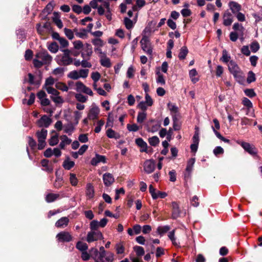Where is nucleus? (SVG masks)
Listing matches in <instances>:
<instances>
[{
	"label": "nucleus",
	"mask_w": 262,
	"mask_h": 262,
	"mask_svg": "<svg viewBox=\"0 0 262 262\" xmlns=\"http://www.w3.org/2000/svg\"><path fill=\"white\" fill-rule=\"evenodd\" d=\"M52 60V57L46 51L37 52L33 59V63L36 68H40L44 64H50Z\"/></svg>",
	"instance_id": "f257e3e1"
},
{
	"label": "nucleus",
	"mask_w": 262,
	"mask_h": 262,
	"mask_svg": "<svg viewBox=\"0 0 262 262\" xmlns=\"http://www.w3.org/2000/svg\"><path fill=\"white\" fill-rule=\"evenodd\" d=\"M228 67L229 71L233 75L237 81L240 82L243 81V73L235 61L230 60Z\"/></svg>",
	"instance_id": "f03ea898"
},
{
	"label": "nucleus",
	"mask_w": 262,
	"mask_h": 262,
	"mask_svg": "<svg viewBox=\"0 0 262 262\" xmlns=\"http://www.w3.org/2000/svg\"><path fill=\"white\" fill-rule=\"evenodd\" d=\"M60 50L63 54L58 55L59 60L58 63L61 66H67L72 64L73 62V58L71 56V51L69 49H63Z\"/></svg>",
	"instance_id": "7ed1b4c3"
},
{
	"label": "nucleus",
	"mask_w": 262,
	"mask_h": 262,
	"mask_svg": "<svg viewBox=\"0 0 262 262\" xmlns=\"http://www.w3.org/2000/svg\"><path fill=\"white\" fill-rule=\"evenodd\" d=\"M237 143L243 148L245 151L251 156L256 158H259L257 154V149L253 144L244 141H237Z\"/></svg>",
	"instance_id": "20e7f679"
},
{
	"label": "nucleus",
	"mask_w": 262,
	"mask_h": 262,
	"mask_svg": "<svg viewBox=\"0 0 262 262\" xmlns=\"http://www.w3.org/2000/svg\"><path fill=\"white\" fill-rule=\"evenodd\" d=\"M48 135V130L46 129L42 128L36 133V136L38 141V149L41 150L46 145V139Z\"/></svg>",
	"instance_id": "39448f33"
},
{
	"label": "nucleus",
	"mask_w": 262,
	"mask_h": 262,
	"mask_svg": "<svg viewBox=\"0 0 262 262\" xmlns=\"http://www.w3.org/2000/svg\"><path fill=\"white\" fill-rule=\"evenodd\" d=\"M140 43L142 50L148 55H151L152 50L151 47L150 40L147 35H143L142 38L140 41Z\"/></svg>",
	"instance_id": "423d86ee"
},
{
	"label": "nucleus",
	"mask_w": 262,
	"mask_h": 262,
	"mask_svg": "<svg viewBox=\"0 0 262 262\" xmlns=\"http://www.w3.org/2000/svg\"><path fill=\"white\" fill-rule=\"evenodd\" d=\"M103 238V234L100 231H90L86 237V241L89 243L100 240Z\"/></svg>",
	"instance_id": "0eeeda50"
},
{
	"label": "nucleus",
	"mask_w": 262,
	"mask_h": 262,
	"mask_svg": "<svg viewBox=\"0 0 262 262\" xmlns=\"http://www.w3.org/2000/svg\"><path fill=\"white\" fill-rule=\"evenodd\" d=\"M149 191L154 200H156L158 198L164 199L167 195V194L165 192L157 190L152 185H149Z\"/></svg>",
	"instance_id": "6e6552de"
},
{
	"label": "nucleus",
	"mask_w": 262,
	"mask_h": 262,
	"mask_svg": "<svg viewBox=\"0 0 262 262\" xmlns=\"http://www.w3.org/2000/svg\"><path fill=\"white\" fill-rule=\"evenodd\" d=\"M59 242H70L73 240V236L68 232L61 231L58 233L56 236Z\"/></svg>",
	"instance_id": "1a4fd4ad"
},
{
	"label": "nucleus",
	"mask_w": 262,
	"mask_h": 262,
	"mask_svg": "<svg viewBox=\"0 0 262 262\" xmlns=\"http://www.w3.org/2000/svg\"><path fill=\"white\" fill-rule=\"evenodd\" d=\"M93 54V49L92 46L89 43H85L82 49L81 56L83 58L90 59L91 56Z\"/></svg>",
	"instance_id": "9d476101"
},
{
	"label": "nucleus",
	"mask_w": 262,
	"mask_h": 262,
	"mask_svg": "<svg viewBox=\"0 0 262 262\" xmlns=\"http://www.w3.org/2000/svg\"><path fill=\"white\" fill-rule=\"evenodd\" d=\"M51 119L47 115H44L37 121V124L39 127H48L51 124Z\"/></svg>",
	"instance_id": "9b49d317"
},
{
	"label": "nucleus",
	"mask_w": 262,
	"mask_h": 262,
	"mask_svg": "<svg viewBox=\"0 0 262 262\" xmlns=\"http://www.w3.org/2000/svg\"><path fill=\"white\" fill-rule=\"evenodd\" d=\"M233 21L232 14L228 10L226 11L223 15V25L225 26H229Z\"/></svg>",
	"instance_id": "f8f14e48"
},
{
	"label": "nucleus",
	"mask_w": 262,
	"mask_h": 262,
	"mask_svg": "<svg viewBox=\"0 0 262 262\" xmlns=\"http://www.w3.org/2000/svg\"><path fill=\"white\" fill-rule=\"evenodd\" d=\"M100 110L98 106H93L88 114V118L90 120L96 119L99 114Z\"/></svg>",
	"instance_id": "ddd939ff"
},
{
	"label": "nucleus",
	"mask_w": 262,
	"mask_h": 262,
	"mask_svg": "<svg viewBox=\"0 0 262 262\" xmlns=\"http://www.w3.org/2000/svg\"><path fill=\"white\" fill-rule=\"evenodd\" d=\"M171 207L172 208L171 217L172 219H177L180 216L181 213L179 205L177 202H173L171 203Z\"/></svg>",
	"instance_id": "4468645a"
},
{
	"label": "nucleus",
	"mask_w": 262,
	"mask_h": 262,
	"mask_svg": "<svg viewBox=\"0 0 262 262\" xmlns=\"http://www.w3.org/2000/svg\"><path fill=\"white\" fill-rule=\"evenodd\" d=\"M229 7L233 14H235L242 9V6L236 2L231 1L228 4Z\"/></svg>",
	"instance_id": "2eb2a0df"
},
{
	"label": "nucleus",
	"mask_w": 262,
	"mask_h": 262,
	"mask_svg": "<svg viewBox=\"0 0 262 262\" xmlns=\"http://www.w3.org/2000/svg\"><path fill=\"white\" fill-rule=\"evenodd\" d=\"M60 139L61 142L59 144V147L61 149H64L66 146L70 145L72 143V140L66 135L60 136Z\"/></svg>",
	"instance_id": "dca6fc26"
},
{
	"label": "nucleus",
	"mask_w": 262,
	"mask_h": 262,
	"mask_svg": "<svg viewBox=\"0 0 262 262\" xmlns=\"http://www.w3.org/2000/svg\"><path fill=\"white\" fill-rule=\"evenodd\" d=\"M105 163V157L102 155L96 154L95 157H94L91 161V163L92 165L96 166L99 163Z\"/></svg>",
	"instance_id": "f3484780"
},
{
	"label": "nucleus",
	"mask_w": 262,
	"mask_h": 262,
	"mask_svg": "<svg viewBox=\"0 0 262 262\" xmlns=\"http://www.w3.org/2000/svg\"><path fill=\"white\" fill-rule=\"evenodd\" d=\"M144 167L146 172L151 173L155 169V163L152 160H147L144 163Z\"/></svg>",
	"instance_id": "a211bd4d"
},
{
	"label": "nucleus",
	"mask_w": 262,
	"mask_h": 262,
	"mask_svg": "<svg viewBox=\"0 0 262 262\" xmlns=\"http://www.w3.org/2000/svg\"><path fill=\"white\" fill-rule=\"evenodd\" d=\"M69 222L68 217H62L56 222L55 226L57 228H64L68 225Z\"/></svg>",
	"instance_id": "6ab92c4d"
},
{
	"label": "nucleus",
	"mask_w": 262,
	"mask_h": 262,
	"mask_svg": "<svg viewBox=\"0 0 262 262\" xmlns=\"http://www.w3.org/2000/svg\"><path fill=\"white\" fill-rule=\"evenodd\" d=\"M74 32L76 36L79 38L84 39L88 37V32L85 29H80L79 31L77 29H74Z\"/></svg>",
	"instance_id": "aec40b11"
},
{
	"label": "nucleus",
	"mask_w": 262,
	"mask_h": 262,
	"mask_svg": "<svg viewBox=\"0 0 262 262\" xmlns=\"http://www.w3.org/2000/svg\"><path fill=\"white\" fill-rule=\"evenodd\" d=\"M94 188L91 183H88L86 187V195L89 199H91L94 196Z\"/></svg>",
	"instance_id": "412c9836"
},
{
	"label": "nucleus",
	"mask_w": 262,
	"mask_h": 262,
	"mask_svg": "<svg viewBox=\"0 0 262 262\" xmlns=\"http://www.w3.org/2000/svg\"><path fill=\"white\" fill-rule=\"evenodd\" d=\"M59 197V194L49 193L46 195L45 200L47 203H52L56 200Z\"/></svg>",
	"instance_id": "4be33fe9"
},
{
	"label": "nucleus",
	"mask_w": 262,
	"mask_h": 262,
	"mask_svg": "<svg viewBox=\"0 0 262 262\" xmlns=\"http://www.w3.org/2000/svg\"><path fill=\"white\" fill-rule=\"evenodd\" d=\"M100 63L101 66L106 68H110L111 66L110 59L106 57L105 54L101 57Z\"/></svg>",
	"instance_id": "5701e85b"
},
{
	"label": "nucleus",
	"mask_w": 262,
	"mask_h": 262,
	"mask_svg": "<svg viewBox=\"0 0 262 262\" xmlns=\"http://www.w3.org/2000/svg\"><path fill=\"white\" fill-rule=\"evenodd\" d=\"M106 136L109 138H114L115 139H118L120 138L119 134L115 132L114 130L111 128L108 129L106 130Z\"/></svg>",
	"instance_id": "b1692460"
},
{
	"label": "nucleus",
	"mask_w": 262,
	"mask_h": 262,
	"mask_svg": "<svg viewBox=\"0 0 262 262\" xmlns=\"http://www.w3.org/2000/svg\"><path fill=\"white\" fill-rule=\"evenodd\" d=\"M75 165L74 162L71 161L69 157H68L63 163L62 166L65 169L70 170L74 167Z\"/></svg>",
	"instance_id": "393cba45"
},
{
	"label": "nucleus",
	"mask_w": 262,
	"mask_h": 262,
	"mask_svg": "<svg viewBox=\"0 0 262 262\" xmlns=\"http://www.w3.org/2000/svg\"><path fill=\"white\" fill-rule=\"evenodd\" d=\"M189 75L192 83H195L199 81V78L195 77V76L198 75V72L195 69L191 70L189 71Z\"/></svg>",
	"instance_id": "a878e982"
},
{
	"label": "nucleus",
	"mask_w": 262,
	"mask_h": 262,
	"mask_svg": "<svg viewBox=\"0 0 262 262\" xmlns=\"http://www.w3.org/2000/svg\"><path fill=\"white\" fill-rule=\"evenodd\" d=\"M188 53V50L186 46L182 47L180 51L178 57L180 59L183 60L186 58L187 54Z\"/></svg>",
	"instance_id": "bb28decb"
},
{
	"label": "nucleus",
	"mask_w": 262,
	"mask_h": 262,
	"mask_svg": "<svg viewBox=\"0 0 262 262\" xmlns=\"http://www.w3.org/2000/svg\"><path fill=\"white\" fill-rule=\"evenodd\" d=\"M93 250L94 251V253L95 255V258H97L99 261L101 262H104L103 258L105 257V255L106 254V252H99L97 249H93Z\"/></svg>",
	"instance_id": "cd10ccee"
},
{
	"label": "nucleus",
	"mask_w": 262,
	"mask_h": 262,
	"mask_svg": "<svg viewBox=\"0 0 262 262\" xmlns=\"http://www.w3.org/2000/svg\"><path fill=\"white\" fill-rule=\"evenodd\" d=\"M75 127L72 123H69L64 126V132L69 135H71L74 132Z\"/></svg>",
	"instance_id": "c85d7f7f"
},
{
	"label": "nucleus",
	"mask_w": 262,
	"mask_h": 262,
	"mask_svg": "<svg viewBox=\"0 0 262 262\" xmlns=\"http://www.w3.org/2000/svg\"><path fill=\"white\" fill-rule=\"evenodd\" d=\"M76 247L77 249L81 252L86 251L88 249L87 244L80 241H79L77 243Z\"/></svg>",
	"instance_id": "c756f323"
},
{
	"label": "nucleus",
	"mask_w": 262,
	"mask_h": 262,
	"mask_svg": "<svg viewBox=\"0 0 262 262\" xmlns=\"http://www.w3.org/2000/svg\"><path fill=\"white\" fill-rule=\"evenodd\" d=\"M170 229V226L165 225L163 226H159L157 228V232L160 235H162L164 233L167 232Z\"/></svg>",
	"instance_id": "7c9ffc66"
},
{
	"label": "nucleus",
	"mask_w": 262,
	"mask_h": 262,
	"mask_svg": "<svg viewBox=\"0 0 262 262\" xmlns=\"http://www.w3.org/2000/svg\"><path fill=\"white\" fill-rule=\"evenodd\" d=\"M41 165L43 167L44 170L49 172H51L53 170V168L49 165V160L47 159H43L41 162Z\"/></svg>",
	"instance_id": "2f4dec72"
},
{
	"label": "nucleus",
	"mask_w": 262,
	"mask_h": 262,
	"mask_svg": "<svg viewBox=\"0 0 262 262\" xmlns=\"http://www.w3.org/2000/svg\"><path fill=\"white\" fill-rule=\"evenodd\" d=\"M59 142L58 135L56 134L52 136L49 140V143L51 146H54L57 144Z\"/></svg>",
	"instance_id": "473e14b6"
},
{
	"label": "nucleus",
	"mask_w": 262,
	"mask_h": 262,
	"mask_svg": "<svg viewBox=\"0 0 262 262\" xmlns=\"http://www.w3.org/2000/svg\"><path fill=\"white\" fill-rule=\"evenodd\" d=\"M100 227L98 221L97 220H93L90 224V228L91 231H99L98 228Z\"/></svg>",
	"instance_id": "72a5a7b5"
},
{
	"label": "nucleus",
	"mask_w": 262,
	"mask_h": 262,
	"mask_svg": "<svg viewBox=\"0 0 262 262\" xmlns=\"http://www.w3.org/2000/svg\"><path fill=\"white\" fill-rule=\"evenodd\" d=\"M48 50L53 53H56L59 49L57 43L55 42L51 43L48 47Z\"/></svg>",
	"instance_id": "f704fd0d"
},
{
	"label": "nucleus",
	"mask_w": 262,
	"mask_h": 262,
	"mask_svg": "<svg viewBox=\"0 0 262 262\" xmlns=\"http://www.w3.org/2000/svg\"><path fill=\"white\" fill-rule=\"evenodd\" d=\"M55 87L57 89L60 90L63 92H67L69 90L68 87L66 84L60 82L56 83Z\"/></svg>",
	"instance_id": "c9c22d12"
},
{
	"label": "nucleus",
	"mask_w": 262,
	"mask_h": 262,
	"mask_svg": "<svg viewBox=\"0 0 262 262\" xmlns=\"http://www.w3.org/2000/svg\"><path fill=\"white\" fill-rule=\"evenodd\" d=\"M74 49L76 50H82L84 46L81 40H75L73 42Z\"/></svg>",
	"instance_id": "e433bc0d"
},
{
	"label": "nucleus",
	"mask_w": 262,
	"mask_h": 262,
	"mask_svg": "<svg viewBox=\"0 0 262 262\" xmlns=\"http://www.w3.org/2000/svg\"><path fill=\"white\" fill-rule=\"evenodd\" d=\"M68 77L74 80H77L80 78V76L79 75L78 71L77 70H74L70 72L68 74Z\"/></svg>",
	"instance_id": "4c0bfd02"
},
{
	"label": "nucleus",
	"mask_w": 262,
	"mask_h": 262,
	"mask_svg": "<svg viewBox=\"0 0 262 262\" xmlns=\"http://www.w3.org/2000/svg\"><path fill=\"white\" fill-rule=\"evenodd\" d=\"M159 139L157 136H153L148 139V142L151 146H155L159 144Z\"/></svg>",
	"instance_id": "58836bf2"
},
{
	"label": "nucleus",
	"mask_w": 262,
	"mask_h": 262,
	"mask_svg": "<svg viewBox=\"0 0 262 262\" xmlns=\"http://www.w3.org/2000/svg\"><path fill=\"white\" fill-rule=\"evenodd\" d=\"M134 249L138 256H141L145 253L144 248L142 247L136 246L134 247Z\"/></svg>",
	"instance_id": "ea45409f"
},
{
	"label": "nucleus",
	"mask_w": 262,
	"mask_h": 262,
	"mask_svg": "<svg viewBox=\"0 0 262 262\" xmlns=\"http://www.w3.org/2000/svg\"><path fill=\"white\" fill-rule=\"evenodd\" d=\"M47 92L50 94H51L52 96H55L56 95H58L59 94V92L55 89L51 87V86H47L46 88Z\"/></svg>",
	"instance_id": "a19ab883"
},
{
	"label": "nucleus",
	"mask_w": 262,
	"mask_h": 262,
	"mask_svg": "<svg viewBox=\"0 0 262 262\" xmlns=\"http://www.w3.org/2000/svg\"><path fill=\"white\" fill-rule=\"evenodd\" d=\"M146 118V113L145 112H139L137 116V121L138 123H141Z\"/></svg>",
	"instance_id": "79ce46f5"
},
{
	"label": "nucleus",
	"mask_w": 262,
	"mask_h": 262,
	"mask_svg": "<svg viewBox=\"0 0 262 262\" xmlns=\"http://www.w3.org/2000/svg\"><path fill=\"white\" fill-rule=\"evenodd\" d=\"M64 32L65 35L69 39L71 40L74 38V30L72 31V30H71L70 29L65 28L64 29Z\"/></svg>",
	"instance_id": "37998d69"
},
{
	"label": "nucleus",
	"mask_w": 262,
	"mask_h": 262,
	"mask_svg": "<svg viewBox=\"0 0 262 262\" xmlns=\"http://www.w3.org/2000/svg\"><path fill=\"white\" fill-rule=\"evenodd\" d=\"M116 252L118 254H121L124 252V247L122 243H117L115 246Z\"/></svg>",
	"instance_id": "c03bdc74"
},
{
	"label": "nucleus",
	"mask_w": 262,
	"mask_h": 262,
	"mask_svg": "<svg viewBox=\"0 0 262 262\" xmlns=\"http://www.w3.org/2000/svg\"><path fill=\"white\" fill-rule=\"evenodd\" d=\"M124 23L127 29H130L133 27V21L128 17H125Z\"/></svg>",
	"instance_id": "a18cd8bd"
},
{
	"label": "nucleus",
	"mask_w": 262,
	"mask_h": 262,
	"mask_svg": "<svg viewBox=\"0 0 262 262\" xmlns=\"http://www.w3.org/2000/svg\"><path fill=\"white\" fill-rule=\"evenodd\" d=\"M167 106L169 110L170 111L171 114H177L178 113V108L175 104L169 102L167 104Z\"/></svg>",
	"instance_id": "49530a36"
},
{
	"label": "nucleus",
	"mask_w": 262,
	"mask_h": 262,
	"mask_svg": "<svg viewBox=\"0 0 262 262\" xmlns=\"http://www.w3.org/2000/svg\"><path fill=\"white\" fill-rule=\"evenodd\" d=\"M157 74L158 75V77L156 80L157 82L161 85H164L165 84V80L163 75L161 74L160 72H157Z\"/></svg>",
	"instance_id": "de8ad7c7"
},
{
	"label": "nucleus",
	"mask_w": 262,
	"mask_h": 262,
	"mask_svg": "<svg viewBox=\"0 0 262 262\" xmlns=\"http://www.w3.org/2000/svg\"><path fill=\"white\" fill-rule=\"evenodd\" d=\"M230 58L231 57L229 55H228L227 51L225 50H223V56L221 58V60L225 63H227L229 61Z\"/></svg>",
	"instance_id": "09e8293b"
},
{
	"label": "nucleus",
	"mask_w": 262,
	"mask_h": 262,
	"mask_svg": "<svg viewBox=\"0 0 262 262\" xmlns=\"http://www.w3.org/2000/svg\"><path fill=\"white\" fill-rule=\"evenodd\" d=\"M195 131L194 134L192 138L193 142L199 144V128L198 127H195Z\"/></svg>",
	"instance_id": "8fccbe9b"
},
{
	"label": "nucleus",
	"mask_w": 262,
	"mask_h": 262,
	"mask_svg": "<svg viewBox=\"0 0 262 262\" xmlns=\"http://www.w3.org/2000/svg\"><path fill=\"white\" fill-rule=\"evenodd\" d=\"M92 42L94 46H97L98 47H101L103 46V42L102 40L99 38H97L93 39L92 40Z\"/></svg>",
	"instance_id": "3c124183"
},
{
	"label": "nucleus",
	"mask_w": 262,
	"mask_h": 262,
	"mask_svg": "<svg viewBox=\"0 0 262 262\" xmlns=\"http://www.w3.org/2000/svg\"><path fill=\"white\" fill-rule=\"evenodd\" d=\"M76 90L77 92H82L86 86L82 82L78 81L76 83Z\"/></svg>",
	"instance_id": "603ef678"
},
{
	"label": "nucleus",
	"mask_w": 262,
	"mask_h": 262,
	"mask_svg": "<svg viewBox=\"0 0 262 262\" xmlns=\"http://www.w3.org/2000/svg\"><path fill=\"white\" fill-rule=\"evenodd\" d=\"M78 71L80 78H85L88 76L89 70L88 69H80Z\"/></svg>",
	"instance_id": "864d4df0"
},
{
	"label": "nucleus",
	"mask_w": 262,
	"mask_h": 262,
	"mask_svg": "<svg viewBox=\"0 0 262 262\" xmlns=\"http://www.w3.org/2000/svg\"><path fill=\"white\" fill-rule=\"evenodd\" d=\"M247 81L248 83H251L255 81V74L252 71L248 72Z\"/></svg>",
	"instance_id": "5fc2aeb1"
},
{
	"label": "nucleus",
	"mask_w": 262,
	"mask_h": 262,
	"mask_svg": "<svg viewBox=\"0 0 262 262\" xmlns=\"http://www.w3.org/2000/svg\"><path fill=\"white\" fill-rule=\"evenodd\" d=\"M28 144L32 149H34L36 147L35 140L31 137H28Z\"/></svg>",
	"instance_id": "6e6d98bb"
},
{
	"label": "nucleus",
	"mask_w": 262,
	"mask_h": 262,
	"mask_svg": "<svg viewBox=\"0 0 262 262\" xmlns=\"http://www.w3.org/2000/svg\"><path fill=\"white\" fill-rule=\"evenodd\" d=\"M195 159L193 158L189 160V161L188 162L187 167L186 169V170L189 173L192 168L193 165L194 163Z\"/></svg>",
	"instance_id": "4d7b16f0"
},
{
	"label": "nucleus",
	"mask_w": 262,
	"mask_h": 262,
	"mask_svg": "<svg viewBox=\"0 0 262 262\" xmlns=\"http://www.w3.org/2000/svg\"><path fill=\"white\" fill-rule=\"evenodd\" d=\"M75 98L79 102H85L87 100V97L84 96L81 94H76L75 95Z\"/></svg>",
	"instance_id": "13d9d810"
},
{
	"label": "nucleus",
	"mask_w": 262,
	"mask_h": 262,
	"mask_svg": "<svg viewBox=\"0 0 262 262\" xmlns=\"http://www.w3.org/2000/svg\"><path fill=\"white\" fill-rule=\"evenodd\" d=\"M51 99L56 103H62L63 102V100L61 97L58 95H56L55 96H51Z\"/></svg>",
	"instance_id": "bf43d9fd"
},
{
	"label": "nucleus",
	"mask_w": 262,
	"mask_h": 262,
	"mask_svg": "<svg viewBox=\"0 0 262 262\" xmlns=\"http://www.w3.org/2000/svg\"><path fill=\"white\" fill-rule=\"evenodd\" d=\"M127 128L130 132H137L139 129V126L136 124H127Z\"/></svg>",
	"instance_id": "052dcab7"
},
{
	"label": "nucleus",
	"mask_w": 262,
	"mask_h": 262,
	"mask_svg": "<svg viewBox=\"0 0 262 262\" xmlns=\"http://www.w3.org/2000/svg\"><path fill=\"white\" fill-rule=\"evenodd\" d=\"M125 190L123 188H120V189H116L115 199L117 200L120 198V194H124Z\"/></svg>",
	"instance_id": "680f3d73"
},
{
	"label": "nucleus",
	"mask_w": 262,
	"mask_h": 262,
	"mask_svg": "<svg viewBox=\"0 0 262 262\" xmlns=\"http://www.w3.org/2000/svg\"><path fill=\"white\" fill-rule=\"evenodd\" d=\"M145 101H144L148 106H151L153 104V100L148 94H145Z\"/></svg>",
	"instance_id": "e2e57ef3"
},
{
	"label": "nucleus",
	"mask_w": 262,
	"mask_h": 262,
	"mask_svg": "<svg viewBox=\"0 0 262 262\" xmlns=\"http://www.w3.org/2000/svg\"><path fill=\"white\" fill-rule=\"evenodd\" d=\"M251 51L255 53L259 49V45L256 41L253 42L250 46Z\"/></svg>",
	"instance_id": "0e129e2a"
},
{
	"label": "nucleus",
	"mask_w": 262,
	"mask_h": 262,
	"mask_svg": "<svg viewBox=\"0 0 262 262\" xmlns=\"http://www.w3.org/2000/svg\"><path fill=\"white\" fill-rule=\"evenodd\" d=\"M53 7L52 5L50 3L48 4L45 8L43 10V13H47V14H50L53 10Z\"/></svg>",
	"instance_id": "69168bd1"
},
{
	"label": "nucleus",
	"mask_w": 262,
	"mask_h": 262,
	"mask_svg": "<svg viewBox=\"0 0 262 262\" xmlns=\"http://www.w3.org/2000/svg\"><path fill=\"white\" fill-rule=\"evenodd\" d=\"M72 10L76 13L80 14L82 12V9L81 6L78 5H74L72 6Z\"/></svg>",
	"instance_id": "338daca9"
},
{
	"label": "nucleus",
	"mask_w": 262,
	"mask_h": 262,
	"mask_svg": "<svg viewBox=\"0 0 262 262\" xmlns=\"http://www.w3.org/2000/svg\"><path fill=\"white\" fill-rule=\"evenodd\" d=\"M84 214L85 217L90 220H92L94 217V214L93 211L91 210L85 211L84 212Z\"/></svg>",
	"instance_id": "774afa93"
}]
</instances>
